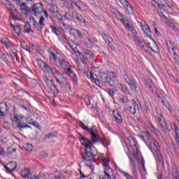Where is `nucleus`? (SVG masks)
I'll return each mask as SVG.
<instances>
[{
  "label": "nucleus",
  "mask_w": 179,
  "mask_h": 179,
  "mask_svg": "<svg viewBox=\"0 0 179 179\" xmlns=\"http://www.w3.org/2000/svg\"><path fill=\"white\" fill-rule=\"evenodd\" d=\"M78 135L81 136V138H79L81 145L85 146L84 152L80 153L83 162H94V157L97 156V148L93 146V142L92 141L82 136L80 133H78Z\"/></svg>",
  "instance_id": "f257e3e1"
},
{
  "label": "nucleus",
  "mask_w": 179,
  "mask_h": 179,
  "mask_svg": "<svg viewBox=\"0 0 179 179\" xmlns=\"http://www.w3.org/2000/svg\"><path fill=\"white\" fill-rule=\"evenodd\" d=\"M155 2L153 6L157 9V12L159 13V16H162L166 20H169L167 15H169V9L171 8L170 1L168 0H152Z\"/></svg>",
  "instance_id": "f03ea898"
},
{
  "label": "nucleus",
  "mask_w": 179,
  "mask_h": 179,
  "mask_svg": "<svg viewBox=\"0 0 179 179\" xmlns=\"http://www.w3.org/2000/svg\"><path fill=\"white\" fill-rule=\"evenodd\" d=\"M99 78H101L103 83H107L108 86H110L111 87H114L115 86L114 79L108 76V74L103 72L99 73Z\"/></svg>",
  "instance_id": "7ed1b4c3"
},
{
  "label": "nucleus",
  "mask_w": 179,
  "mask_h": 179,
  "mask_svg": "<svg viewBox=\"0 0 179 179\" xmlns=\"http://www.w3.org/2000/svg\"><path fill=\"white\" fill-rule=\"evenodd\" d=\"M34 12V15L35 16H38V15H41L43 12H44V6L41 3H37L34 4L32 8H31V13Z\"/></svg>",
  "instance_id": "20e7f679"
},
{
  "label": "nucleus",
  "mask_w": 179,
  "mask_h": 179,
  "mask_svg": "<svg viewBox=\"0 0 179 179\" xmlns=\"http://www.w3.org/2000/svg\"><path fill=\"white\" fill-rule=\"evenodd\" d=\"M87 132L91 135L92 141L93 143L99 142V131L96 126H93L91 129H88Z\"/></svg>",
  "instance_id": "39448f33"
},
{
  "label": "nucleus",
  "mask_w": 179,
  "mask_h": 179,
  "mask_svg": "<svg viewBox=\"0 0 179 179\" xmlns=\"http://www.w3.org/2000/svg\"><path fill=\"white\" fill-rule=\"evenodd\" d=\"M31 20H32L33 22L34 27L37 28V30H38V31H41L43 30V29L44 28V17L41 16L40 17L39 22H37V21L36 20V19H34V17L31 18Z\"/></svg>",
  "instance_id": "423d86ee"
},
{
  "label": "nucleus",
  "mask_w": 179,
  "mask_h": 179,
  "mask_svg": "<svg viewBox=\"0 0 179 179\" xmlns=\"http://www.w3.org/2000/svg\"><path fill=\"white\" fill-rule=\"evenodd\" d=\"M158 121L165 132H170L171 131V125L166 124L163 115L160 114L158 115Z\"/></svg>",
  "instance_id": "0eeeda50"
},
{
  "label": "nucleus",
  "mask_w": 179,
  "mask_h": 179,
  "mask_svg": "<svg viewBox=\"0 0 179 179\" xmlns=\"http://www.w3.org/2000/svg\"><path fill=\"white\" fill-rule=\"evenodd\" d=\"M90 75L92 83H95L99 87H103V83L99 80V78L96 74L93 73V71H90Z\"/></svg>",
  "instance_id": "6e6552de"
},
{
  "label": "nucleus",
  "mask_w": 179,
  "mask_h": 179,
  "mask_svg": "<svg viewBox=\"0 0 179 179\" xmlns=\"http://www.w3.org/2000/svg\"><path fill=\"white\" fill-rule=\"evenodd\" d=\"M8 114V104L5 102L0 103V117H5Z\"/></svg>",
  "instance_id": "1a4fd4ad"
},
{
  "label": "nucleus",
  "mask_w": 179,
  "mask_h": 179,
  "mask_svg": "<svg viewBox=\"0 0 179 179\" xmlns=\"http://www.w3.org/2000/svg\"><path fill=\"white\" fill-rule=\"evenodd\" d=\"M104 174L108 178H110L111 175L114 174V171L110 168L106 163H103Z\"/></svg>",
  "instance_id": "9d476101"
},
{
  "label": "nucleus",
  "mask_w": 179,
  "mask_h": 179,
  "mask_svg": "<svg viewBox=\"0 0 179 179\" xmlns=\"http://www.w3.org/2000/svg\"><path fill=\"white\" fill-rule=\"evenodd\" d=\"M4 168L6 169V170H7V171L12 172L15 171V170L17 169V166L15 162H11L5 165Z\"/></svg>",
  "instance_id": "9b49d317"
},
{
  "label": "nucleus",
  "mask_w": 179,
  "mask_h": 179,
  "mask_svg": "<svg viewBox=\"0 0 179 179\" xmlns=\"http://www.w3.org/2000/svg\"><path fill=\"white\" fill-rule=\"evenodd\" d=\"M45 83L48 85L51 92H52L53 93H58V90L57 89V86H55L52 80L46 79Z\"/></svg>",
  "instance_id": "f8f14e48"
},
{
  "label": "nucleus",
  "mask_w": 179,
  "mask_h": 179,
  "mask_svg": "<svg viewBox=\"0 0 179 179\" xmlns=\"http://www.w3.org/2000/svg\"><path fill=\"white\" fill-rule=\"evenodd\" d=\"M139 47H141V48H143V50H144V51H145V52H148V51H149V50H151L153 51V52H155V50H153V48H152V47H150V43H145L143 41H141L138 43Z\"/></svg>",
  "instance_id": "ddd939ff"
},
{
  "label": "nucleus",
  "mask_w": 179,
  "mask_h": 179,
  "mask_svg": "<svg viewBox=\"0 0 179 179\" xmlns=\"http://www.w3.org/2000/svg\"><path fill=\"white\" fill-rule=\"evenodd\" d=\"M121 22L123 23L124 26L126 27L130 31H135V27L132 25L131 23H129V20L127 19H122Z\"/></svg>",
  "instance_id": "4468645a"
},
{
  "label": "nucleus",
  "mask_w": 179,
  "mask_h": 179,
  "mask_svg": "<svg viewBox=\"0 0 179 179\" xmlns=\"http://www.w3.org/2000/svg\"><path fill=\"white\" fill-rule=\"evenodd\" d=\"M14 120H15V122H17V127H18V129H20V131H22L23 128H31V127H30L28 124L23 125L22 124V120H20V119H19L17 116H15Z\"/></svg>",
  "instance_id": "2eb2a0df"
},
{
  "label": "nucleus",
  "mask_w": 179,
  "mask_h": 179,
  "mask_svg": "<svg viewBox=\"0 0 179 179\" xmlns=\"http://www.w3.org/2000/svg\"><path fill=\"white\" fill-rule=\"evenodd\" d=\"M20 9L24 15H25L26 16H29V15L31 13V8H29L27 5H26V3H24L23 4H21Z\"/></svg>",
  "instance_id": "dca6fc26"
},
{
  "label": "nucleus",
  "mask_w": 179,
  "mask_h": 179,
  "mask_svg": "<svg viewBox=\"0 0 179 179\" xmlns=\"http://www.w3.org/2000/svg\"><path fill=\"white\" fill-rule=\"evenodd\" d=\"M141 29L144 31L145 34H146L147 37H150L152 35V31L149 28V26L146 24L141 23Z\"/></svg>",
  "instance_id": "f3484780"
},
{
  "label": "nucleus",
  "mask_w": 179,
  "mask_h": 179,
  "mask_svg": "<svg viewBox=\"0 0 179 179\" xmlns=\"http://www.w3.org/2000/svg\"><path fill=\"white\" fill-rule=\"evenodd\" d=\"M138 136L144 141V142H146V141H149L150 138V134L148 131H141Z\"/></svg>",
  "instance_id": "a211bd4d"
},
{
  "label": "nucleus",
  "mask_w": 179,
  "mask_h": 179,
  "mask_svg": "<svg viewBox=\"0 0 179 179\" xmlns=\"http://www.w3.org/2000/svg\"><path fill=\"white\" fill-rule=\"evenodd\" d=\"M73 16V19H76L80 23H86V20L79 13H74Z\"/></svg>",
  "instance_id": "6ab92c4d"
},
{
  "label": "nucleus",
  "mask_w": 179,
  "mask_h": 179,
  "mask_svg": "<svg viewBox=\"0 0 179 179\" xmlns=\"http://www.w3.org/2000/svg\"><path fill=\"white\" fill-rule=\"evenodd\" d=\"M172 179H179V173L178 169L177 166L173 165L172 166V173H171Z\"/></svg>",
  "instance_id": "aec40b11"
},
{
  "label": "nucleus",
  "mask_w": 179,
  "mask_h": 179,
  "mask_svg": "<svg viewBox=\"0 0 179 179\" xmlns=\"http://www.w3.org/2000/svg\"><path fill=\"white\" fill-rule=\"evenodd\" d=\"M50 72H52V73H53L55 78H57L58 76L59 79L65 78V77H64V75L62 73H59V71H58V70H57V69H55V68H52L50 70Z\"/></svg>",
  "instance_id": "412c9836"
},
{
  "label": "nucleus",
  "mask_w": 179,
  "mask_h": 179,
  "mask_svg": "<svg viewBox=\"0 0 179 179\" xmlns=\"http://www.w3.org/2000/svg\"><path fill=\"white\" fill-rule=\"evenodd\" d=\"M127 84L129 85L131 90H132L133 92H138L136 90L138 86L136 85V81L135 80L131 79L130 81L127 83Z\"/></svg>",
  "instance_id": "4be33fe9"
},
{
  "label": "nucleus",
  "mask_w": 179,
  "mask_h": 179,
  "mask_svg": "<svg viewBox=\"0 0 179 179\" xmlns=\"http://www.w3.org/2000/svg\"><path fill=\"white\" fill-rule=\"evenodd\" d=\"M24 30L25 33H28V34H31V36H33V34H34V31L31 30V26L30 25V22L26 23V24L24 26Z\"/></svg>",
  "instance_id": "5701e85b"
},
{
  "label": "nucleus",
  "mask_w": 179,
  "mask_h": 179,
  "mask_svg": "<svg viewBox=\"0 0 179 179\" xmlns=\"http://www.w3.org/2000/svg\"><path fill=\"white\" fill-rule=\"evenodd\" d=\"M21 176L22 178H31V173H30V170L24 169L21 172Z\"/></svg>",
  "instance_id": "b1692460"
},
{
  "label": "nucleus",
  "mask_w": 179,
  "mask_h": 179,
  "mask_svg": "<svg viewBox=\"0 0 179 179\" xmlns=\"http://www.w3.org/2000/svg\"><path fill=\"white\" fill-rule=\"evenodd\" d=\"M146 82H147V86H148L151 93H155V90L156 89V87L155 85V83H153V81L149 80V79H147L146 80Z\"/></svg>",
  "instance_id": "393cba45"
},
{
  "label": "nucleus",
  "mask_w": 179,
  "mask_h": 179,
  "mask_svg": "<svg viewBox=\"0 0 179 179\" xmlns=\"http://www.w3.org/2000/svg\"><path fill=\"white\" fill-rule=\"evenodd\" d=\"M49 10L50 12H51V13H53V15H55L59 12V8H58V6H57L55 4L51 3L50 5Z\"/></svg>",
  "instance_id": "a878e982"
},
{
  "label": "nucleus",
  "mask_w": 179,
  "mask_h": 179,
  "mask_svg": "<svg viewBox=\"0 0 179 179\" xmlns=\"http://www.w3.org/2000/svg\"><path fill=\"white\" fill-rule=\"evenodd\" d=\"M113 117L118 124L122 122V116L119 112H113Z\"/></svg>",
  "instance_id": "bb28decb"
},
{
  "label": "nucleus",
  "mask_w": 179,
  "mask_h": 179,
  "mask_svg": "<svg viewBox=\"0 0 179 179\" xmlns=\"http://www.w3.org/2000/svg\"><path fill=\"white\" fill-rule=\"evenodd\" d=\"M0 59H1L3 62H5L6 66H9L10 65V62L5 57V53H3L1 50H0Z\"/></svg>",
  "instance_id": "cd10ccee"
},
{
  "label": "nucleus",
  "mask_w": 179,
  "mask_h": 179,
  "mask_svg": "<svg viewBox=\"0 0 179 179\" xmlns=\"http://www.w3.org/2000/svg\"><path fill=\"white\" fill-rule=\"evenodd\" d=\"M99 162H101L102 164L103 165V163H110V159L106 158V155L103 154H99L98 155Z\"/></svg>",
  "instance_id": "c85d7f7f"
},
{
  "label": "nucleus",
  "mask_w": 179,
  "mask_h": 179,
  "mask_svg": "<svg viewBox=\"0 0 179 179\" xmlns=\"http://www.w3.org/2000/svg\"><path fill=\"white\" fill-rule=\"evenodd\" d=\"M50 29L56 36H61V31L59 30V27H57L54 25H50Z\"/></svg>",
  "instance_id": "c756f323"
},
{
  "label": "nucleus",
  "mask_w": 179,
  "mask_h": 179,
  "mask_svg": "<svg viewBox=\"0 0 179 179\" xmlns=\"http://www.w3.org/2000/svg\"><path fill=\"white\" fill-rule=\"evenodd\" d=\"M58 64L61 65V66L63 68V69H66L69 66V62L64 60V59H59Z\"/></svg>",
  "instance_id": "7c9ffc66"
},
{
  "label": "nucleus",
  "mask_w": 179,
  "mask_h": 179,
  "mask_svg": "<svg viewBox=\"0 0 179 179\" xmlns=\"http://www.w3.org/2000/svg\"><path fill=\"white\" fill-rule=\"evenodd\" d=\"M102 37L106 43L109 45V47H113V44H111V38L108 37L106 34H102Z\"/></svg>",
  "instance_id": "2f4dec72"
},
{
  "label": "nucleus",
  "mask_w": 179,
  "mask_h": 179,
  "mask_svg": "<svg viewBox=\"0 0 179 179\" xmlns=\"http://www.w3.org/2000/svg\"><path fill=\"white\" fill-rule=\"evenodd\" d=\"M10 15L15 19V17L19 16V12H17V10L16 8H13L12 10H9Z\"/></svg>",
  "instance_id": "473e14b6"
},
{
  "label": "nucleus",
  "mask_w": 179,
  "mask_h": 179,
  "mask_svg": "<svg viewBox=\"0 0 179 179\" xmlns=\"http://www.w3.org/2000/svg\"><path fill=\"white\" fill-rule=\"evenodd\" d=\"M78 54L82 62L84 64H87V61H88L87 57H86V55H85L83 53H80V52H79Z\"/></svg>",
  "instance_id": "72a5a7b5"
},
{
  "label": "nucleus",
  "mask_w": 179,
  "mask_h": 179,
  "mask_svg": "<svg viewBox=\"0 0 179 179\" xmlns=\"http://www.w3.org/2000/svg\"><path fill=\"white\" fill-rule=\"evenodd\" d=\"M144 108L147 113V114H149L150 113V108H152V104H150L148 101L144 102Z\"/></svg>",
  "instance_id": "f704fd0d"
},
{
  "label": "nucleus",
  "mask_w": 179,
  "mask_h": 179,
  "mask_svg": "<svg viewBox=\"0 0 179 179\" xmlns=\"http://www.w3.org/2000/svg\"><path fill=\"white\" fill-rule=\"evenodd\" d=\"M84 54H85V55L88 57V58H90V59H93V58H94V55L93 54V52H92L89 50H84Z\"/></svg>",
  "instance_id": "c9c22d12"
},
{
  "label": "nucleus",
  "mask_w": 179,
  "mask_h": 179,
  "mask_svg": "<svg viewBox=\"0 0 179 179\" xmlns=\"http://www.w3.org/2000/svg\"><path fill=\"white\" fill-rule=\"evenodd\" d=\"M156 160H157V162H159V163L160 164H162V166H164V161L163 160V157H162V154H160V152H158V153L157 154Z\"/></svg>",
  "instance_id": "e433bc0d"
},
{
  "label": "nucleus",
  "mask_w": 179,
  "mask_h": 179,
  "mask_svg": "<svg viewBox=\"0 0 179 179\" xmlns=\"http://www.w3.org/2000/svg\"><path fill=\"white\" fill-rule=\"evenodd\" d=\"M21 47H22V48L25 50V51H28V52H30V48L29 47V45L27 43H26L25 41L21 42Z\"/></svg>",
  "instance_id": "4c0bfd02"
},
{
  "label": "nucleus",
  "mask_w": 179,
  "mask_h": 179,
  "mask_svg": "<svg viewBox=\"0 0 179 179\" xmlns=\"http://www.w3.org/2000/svg\"><path fill=\"white\" fill-rule=\"evenodd\" d=\"M70 48H71V50H73V51H74V52H76L78 54L79 50H78V45L73 43V42H71V43H69Z\"/></svg>",
  "instance_id": "58836bf2"
},
{
  "label": "nucleus",
  "mask_w": 179,
  "mask_h": 179,
  "mask_svg": "<svg viewBox=\"0 0 179 179\" xmlns=\"http://www.w3.org/2000/svg\"><path fill=\"white\" fill-rule=\"evenodd\" d=\"M5 6L8 9V12H10V10H12V8H14L13 5H12V3H10V1H9L8 0H6V3H5Z\"/></svg>",
  "instance_id": "ea45409f"
},
{
  "label": "nucleus",
  "mask_w": 179,
  "mask_h": 179,
  "mask_svg": "<svg viewBox=\"0 0 179 179\" xmlns=\"http://www.w3.org/2000/svg\"><path fill=\"white\" fill-rule=\"evenodd\" d=\"M71 31L73 32V34H74V36H78L80 38L83 37V34H82V32L78 29H71Z\"/></svg>",
  "instance_id": "a19ab883"
},
{
  "label": "nucleus",
  "mask_w": 179,
  "mask_h": 179,
  "mask_svg": "<svg viewBox=\"0 0 179 179\" xmlns=\"http://www.w3.org/2000/svg\"><path fill=\"white\" fill-rule=\"evenodd\" d=\"M132 33L134 34V41H136L137 43H138V44L141 43L142 41H141V38H139V36H138V32H136V30L133 31Z\"/></svg>",
  "instance_id": "79ce46f5"
},
{
  "label": "nucleus",
  "mask_w": 179,
  "mask_h": 179,
  "mask_svg": "<svg viewBox=\"0 0 179 179\" xmlns=\"http://www.w3.org/2000/svg\"><path fill=\"white\" fill-rule=\"evenodd\" d=\"M120 90L123 93H125V94H129V91L128 90V87L125 85H120Z\"/></svg>",
  "instance_id": "37998d69"
},
{
  "label": "nucleus",
  "mask_w": 179,
  "mask_h": 179,
  "mask_svg": "<svg viewBox=\"0 0 179 179\" xmlns=\"http://www.w3.org/2000/svg\"><path fill=\"white\" fill-rule=\"evenodd\" d=\"M113 87V90H111V89L108 90V94H109V96H111V97H113V96H114L115 92H117V89L115 88V85Z\"/></svg>",
  "instance_id": "c03bdc74"
},
{
  "label": "nucleus",
  "mask_w": 179,
  "mask_h": 179,
  "mask_svg": "<svg viewBox=\"0 0 179 179\" xmlns=\"http://www.w3.org/2000/svg\"><path fill=\"white\" fill-rule=\"evenodd\" d=\"M68 76H70V78H72L73 80H74V82H76V83H78V76H76V74H75V73H73V71L70 74H69Z\"/></svg>",
  "instance_id": "a18cd8bd"
},
{
  "label": "nucleus",
  "mask_w": 179,
  "mask_h": 179,
  "mask_svg": "<svg viewBox=\"0 0 179 179\" xmlns=\"http://www.w3.org/2000/svg\"><path fill=\"white\" fill-rule=\"evenodd\" d=\"M24 149L27 152H33V145L31 144H27L24 147Z\"/></svg>",
  "instance_id": "49530a36"
},
{
  "label": "nucleus",
  "mask_w": 179,
  "mask_h": 179,
  "mask_svg": "<svg viewBox=\"0 0 179 179\" xmlns=\"http://www.w3.org/2000/svg\"><path fill=\"white\" fill-rule=\"evenodd\" d=\"M124 8H126V9L127 10H132V7L131 6V4L129 3V2L126 1L124 4H123Z\"/></svg>",
  "instance_id": "de8ad7c7"
},
{
  "label": "nucleus",
  "mask_w": 179,
  "mask_h": 179,
  "mask_svg": "<svg viewBox=\"0 0 179 179\" xmlns=\"http://www.w3.org/2000/svg\"><path fill=\"white\" fill-rule=\"evenodd\" d=\"M120 173H122V174L126 177L127 179H133L132 178V176L129 175V173H128L127 172H125L124 171H120Z\"/></svg>",
  "instance_id": "09e8293b"
},
{
  "label": "nucleus",
  "mask_w": 179,
  "mask_h": 179,
  "mask_svg": "<svg viewBox=\"0 0 179 179\" xmlns=\"http://www.w3.org/2000/svg\"><path fill=\"white\" fill-rule=\"evenodd\" d=\"M101 143H102V145H103V146L106 147L108 146V145H110V143L107 141L106 138H101L100 139Z\"/></svg>",
  "instance_id": "8fccbe9b"
},
{
  "label": "nucleus",
  "mask_w": 179,
  "mask_h": 179,
  "mask_svg": "<svg viewBox=\"0 0 179 179\" xmlns=\"http://www.w3.org/2000/svg\"><path fill=\"white\" fill-rule=\"evenodd\" d=\"M55 17L56 19H57V20H59L60 22H64V16L60 13H56Z\"/></svg>",
  "instance_id": "3c124183"
},
{
  "label": "nucleus",
  "mask_w": 179,
  "mask_h": 179,
  "mask_svg": "<svg viewBox=\"0 0 179 179\" xmlns=\"http://www.w3.org/2000/svg\"><path fill=\"white\" fill-rule=\"evenodd\" d=\"M129 111L132 115H135L136 114V108H133L132 106L129 107Z\"/></svg>",
  "instance_id": "603ef678"
},
{
  "label": "nucleus",
  "mask_w": 179,
  "mask_h": 179,
  "mask_svg": "<svg viewBox=\"0 0 179 179\" xmlns=\"http://www.w3.org/2000/svg\"><path fill=\"white\" fill-rule=\"evenodd\" d=\"M11 27H13L15 33H17V34H19V33H20V27H19L18 26L16 25H13L12 24H10Z\"/></svg>",
  "instance_id": "864d4df0"
},
{
  "label": "nucleus",
  "mask_w": 179,
  "mask_h": 179,
  "mask_svg": "<svg viewBox=\"0 0 179 179\" xmlns=\"http://www.w3.org/2000/svg\"><path fill=\"white\" fill-rule=\"evenodd\" d=\"M64 18L66 19L67 20H72V19H73V17L71 16V13H66L64 16Z\"/></svg>",
  "instance_id": "5fc2aeb1"
},
{
  "label": "nucleus",
  "mask_w": 179,
  "mask_h": 179,
  "mask_svg": "<svg viewBox=\"0 0 179 179\" xmlns=\"http://www.w3.org/2000/svg\"><path fill=\"white\" fill-rule=\"evenodd\" d=\"M166 45L168 47V50H173L174 48V46H173V44H171V42L170 41H166Z\"/></svg>",
  "instance_id": "6e6d98bb"
},
{
  "label": "nucleus",
  "mask_w": 179,
  "mask_h": 179,
  "mask_svg": "<svg viewBox=\"0 0 179 179\" xmlns=\"http://www.w3.org/2000/svg\"><path fill=\"white\" fill-rule=\"evenodd\" d=\"M131 103L133 104V107L137 110H139V105L138 104V103L136 102V101L135 99H133L131 101Z\"/></svg>",
  "instance_id": "4d7b16f0"
},
{
  "label": "nucleus",
  "mask_w": 179,
  "mask_h": 179,
  "mask_svg": "<svg viewBox=\"0 0 179 179\" xmlns=\"http://www.w3.org/2000/svg\"><path fill=\"white\" fill-rule=\"evenodd\" d=\"M172 57H173V60L176 64H178L179 62V56L177 55V53H175V55H173Z\"/></svg>",
  "instance_id": "13d9d810"
},
{
  "label": "nucleus",
  "mask_w": 179,
  "mask_h": 179,
  "mask_svg": "<svg viewBox=\"0 0 179 179\" xmlns=\"http://www.w3.org/2000/svg\"><path fill=\"white\" fill-rule=\"evenodd\" d=\"M64 71H65V73H66V75L68 76L73 72L72 69L71 68L70 66L69 67H66V69H65Z\"/></svg>",
  "instance_id": "bf43d9fd"
},
{
  "label": "nucleus",
  "mask_w": 179,
  "mask_h": 179,
  "mask_svg": "<svg viewBox=\"0 0 179 179\" xmlns=\"http://www.w3.org/2000/svg\"><path fill=\"white\" fill-rule=\"evenodd\" d=\"M44 68L45 69H46V72H48V73H50L51 72L52 68L50 67V66H48L47 63H44Z\"/></svg>",
  "instance_id": "052dcab7"
},
{
  "label": "nucleus",
  "mask_w": 179,
  "mask_h": 179,
  "mask_svg": "<svg viewBox=\"0 0 179 179\" xmlns=\"http://www.w3.org/2000/svg\"><path fill=\"white\" fill-rule=\"evenodd\" d=\"M32 50H34V51H36V52H37L38 54H40V48L38 46L32 45Z\"/></svg>",
  "instance_id": "680f3d73"
},
{
  "label": "nucleus",
  "mask_w": 179,
  "mask_h": 179,
  "mask_svg": "<svg viewBox=\"0 0 179 179\" xmlns=\"http://www.w3.org/2000/svg\"><path fill=\"white\" fill-rule=\"evenodd\" d=\"M80 127H81L84 129V131H89V127H87L85 124V123H83V122H82L80 121Z\"/></svg>",
  "instance_id": "e2e57ef3"
},
{
  "label": "nucleus",
  "mask_w": 179,
  "mask_h": 179,
  "mask_svg": "<svg viewBox=\"0 0 179 179\" xmlns=\"http://www.w3.org/2000/svg\"><path fill=\"white\" fill-rule=\"evenodd\" d=\"M116 16H117V17L120 19V22H121V20H122V19H125V18H124V15L121 14V13H120L119 11L117 12Z\"/></svg>",
  "instance_id": "0e129e2a"
},
{
  "label": "nucleus",
  "mask_w": 179,
  "mask_h": 179,
  "mask_svg": "<svg viewBox=\"0 0 179 179\" xmlns=\"http://www.w3.org/2000/svg\"><path fill=\"white\" fill-rule=\"evenodd\" d=\"M123 78H124L125 82L127 83L132 80V79L129 78V77L128 76L127 74H124Z\"/></svg>",
  "instance_id": "69168bd1"
},
{
  "label": "nucleus",
  "mask_w": 179,
  "mask_h": 179,
  "mask_svg": "<svg viewBox=\"0 0 179 179\" xmlns=\"http://www.w3.org/2000/svg\"><path fill=\"white\" fill-rule=\"evenodd\" d=\"M11 55H17V49H11L10 51Z\"/></svg>",
  "instance_id": "338daca9"
},
{
  "label": "nucleus",
  "mask_w": 179,
  "mask_h": 179,
  "mask_svg": "<svg viewBox=\"0 0 179 179\" xmlns=\"http://www.w3.org/2000/svg\"><path fill=\"white\" fill-rule=\"evenodd\" d=\"M176 48H173V49H170L169 50V54L171 55V56H173V55H174L175 54H177L176 52Z\"/></svg>",
  "instance_id": "774afa93"
}]
</instances>
